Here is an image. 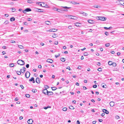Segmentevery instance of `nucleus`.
<instances>
[{"label": "nucleus", "mask_w": 124, "mask_h": 124, "mask_svg": "<svg viewBox=\"0 0 124 124\" xmlns=\"http://www.w3.org/2000/svg\"><path fill=\"white\" fill-rule=\"evenodd\" d=\"M17 63L18 64L20 65H22L24 64L25 62L23 60H19L17 61Z\"/></svg>", "instance_id": "nucleus-1"}, {"label": "nucleus", "mask_w": 124, "mask_h": 124, "mask_svg": "<svg viewBox=\"0 0 124 124\" xmlns=\"http://www.w3.org/2000/svg\"><path fill=\"white\" fill-rule=\"evenodd\" d=\"M99 19L102 21H105L106 19L107 18L106 17H102V16H98V17Z\"/></svg>", "instance_id": "nucleus-2"}, {"label": "nucleus", "mask_w": 124, "mask_h": 124, "mask_svg": "<svg viewBox=\"0 0 124 124\" xmlns=\"http://www.w3.org/2000/svg\"><path fill=\"white\" fill-rule=\"evenodd\" d=\"M30 76V73L28 71H27L25 74V76L27 78H28Z\"/></svg>", "instance_id": "nucleus-3"}, {"label": "nucleus", "mask_w": 124, "mask_h": 124, "mask_svg": "<svg viewBox=\"0 0 124 124\" xmlns=\"http://www.w3.org/2000/svg\"><path fill=\"white\" fill-rule=\"evenodd\" d=\"M42 92L44 94L46 95H47L48 93V91L46 89H44L42 90Z\"/></svg>", "instance_id": "nucleus-4"}, {"label": "nucleus", "mask_w": 124, "mask_h": 124, "mask_svg": "<svg viewBox=\"0 0 124 124\" xmlns=\"http://www.w3.org/2000/svg\"><path fill=\"white\" fill-rule=\"evenodd\" d=\"M33 122V120L31 119H29L28 121V123L29 124H31Z\"/></svg>", "instance_id": "nucleus-5"}, {"label": "nucleus", "mask_w": 124, "mask_h": 124, "mask_svg": "<svg viewBox=\"0 0 124 124\" xmlns=\"http://www.w3.org/2000/svg\"><path fill=\"white\" fill-rule=\"evenodd\" d=\"M53 92H51L48 91L47 95L48 96H50L52 95L53 94Z\"/></svg>", "instance_id": "nucleus-6"}, {"label": "nucleus", "mask_w": 124, "mask_h": 124, "mask_svg": "<svg viewBox=\"0 0 124 124\" xmlns=\"http://www.w3.org/2000/svg\"><path fill=\"white\" fill-rule=\"evenodd\" d=\"M46 62H47L52 63L53 62V61L52 60L49 59H47V60L46 61Z\"/></svg>", "instance_id": "nucleus-7"}, {"label": "nucleus", "mask_w": 124, "mask_h": 124, "mask_svg": "<svg viewBox=\"0 0 124 124\" xmlns=\"http://www.w3.org/2000/svg\"><path fill=\"white\" fill-rule=\"evenodd\" d=\"M88 22L91 24H93L94 23V21L91 20H88Z\"/></svg>", "instance_id": "nucleus-8"}, {"label": "nucleus", "mask_w": 124, "mask_h": 124, "mask_svg": "<svg viewBox=\"0 0 124 124\" xmlns=\"http://www.w3.org/2000/svg\"><path fill=\"white\" fill-rule=\"evenodd\" d=\"M102 111L107 114L109 113V112L107 110L105 109H103Z\"/></svg>", "instance_id": "nucleus-9"}, {"label": "nucleus", "mask_w": 124, "mask_h": 124, "mask_svg": "<svg viewBox=\"0 0 124 124\" xmlns=\"http://www.w3.org/2000/svg\"><path fill=\"white\" fill-rule=\"evenodd\" d=\"M36 82L37 83L39 84L40 83L39 78H37L36 79Z\"/></svg>", "instance_id": "nucleus-10"}, {"label": "nucleus", "mask_w": 124, "mask_h": 124, "mask_svg": "<svg viewBox=\"0 0 124 124\" xmlns=\"http://www.w3.org/2000/svg\"><path fill=\"white\" fill-rule=\"evenodd\" d=\"M25 69H26L24 67H23V69L22 70V69H21L20 70V71L22 73H23L25 71Z\"/></svg>", "instance_id": "nucleus-11"}, {"label": "nucleus", "mask_w": 124, "mask_h": 124, "mask_svg": "<svg viewBox=\"0 0 124 124\" xmlns=\"http://www.w3.org/2000/svg\"><path fill=\"white\" fill-rule=\"evenodd\" d=\"M30 81H32L33 83H34L35 82V81L34 80V78L33 77H32L31 79H30L29 80Z\"/></svg>", "instance_id": "nucleus-12"}, {"label": "nucleus", "mask_w": 124, "mask_h": 124, "mask_svg": "<svg viewBox=\"0 0 124 124\" xmlns=\"http://www.w3.org/2000/svg\"><path fill=\"white\" fill-rule=\"evenodd\" d=\"M109 104L111 107H113L114 105V103L113 101H111L109 103Z\"/></svg>", "instance_id": "nucleus-13"}, {"label": "nucleus", "mask_w": 124, "mask_h": 124, "mask_svg": "<svg viewBox=\"0 0 124 124\" xmlns=\"http://www.w3.org/2000/svg\"><path fill=\"white\" fill-rule=\"evenodd\" d=\"M70 3H71L72 4H79V3H78L75 1H71L70 2Z\"/></svg>", "instance_id": "nucleus-14"}, {"label": "nucleus", "mask_w": 124, "mask_h": 124, "mask_svg": "<svg viewBox=\"0 0 124 124\" xmlns=\"http://www.w3.org/2000/svg\"><path fill=\"white\" fill-rule=\"evenodd\" d=\"M93 7L97 8H100L101 7L100 6H97L96 5H94L93 6Z\"/></svg>", "instance_id": "nucleus-15"}, {"label": "nucleus", "mask_w": 124, "mask_h": 124, "mask_svg": "<svg viewBox=\"0 0 124 124\" xmlns=\"http://www.w3.org/2000/svg\"><path fill=\"white\" fill-rule=\"evenodd\" d=\"M31 10L30 8H27L25 9V11L26 12H29L31 11Z\"/></svg>", "instance_id": "nucleus-16"}, {"label": "nucleus", "mask_w": 124, "mask_h": 124, "mask_svg": "<svg viewBox=\"0 0 124 124\" xmlns=\"http://www.w3.org/2000/svg\"><path fill=\"white\" fill-rule=\"evenodd\" d=\"M45 23L46 24L48 25H49L51 24V23L49 21H45Z\"/></svg>", "instance_id": "nucleus-17"}, {"label": "nucleus", "mask_w": 124, "mask_h": 124, "mask_svg": "<svg viewBox=\"0 0 124 124\" xmlns=\"http://www.w3.org/2000/svg\"><path fill=\"white\" fill-rule=\"evenodd\" d=\"M41 3H42V7H47V5H46V4L45 5L44 3L43 2H41Z\"/></svg>", "instance_id": "nucleus-18"}, {"label": "nucleus", "mask_w": 124, "mask_h": 124, "mask_svg": "<svg viewBox=\"0 0 124 124\" xmlns=\"http://www.w3.org/2000/svg\"><path fill=\"white\" fill-rule=\"evenodd\" d=\"M60 60L63 62H64L65 60V59L64 58H61Z\"/></svg>", "instance_id": "nucleus-19"}, {"label": "nucleus", "mask_w": 124, "mask_h": 124, "mask_svg": "<svg viewBox=\"0 0 124 124\" xmlns=\"http://www.w3.org/2000/svg\"><path fill=\"white\" fill-rule=\"evenodd\" d=\"M81 24L79 23H76L75 25L77 26H80Z\"/></svg>", "instance_id": "nucleus-20"}, {"label": "nucleus", "mask_w": 124, "mask_h": 124, "mask_svg": "<svg viewBox=\"0 0 124 124\" xmlns=\"http://www.w3.org/2000/svg\"><path fill=\"white\" fill-rule=\"evenodd\" d=\"M104 28L106 30H108V29H111L112 28V27H109V28H107L106 27H104Z\"/></svg>", "instance_id": "nucleus-21"}, {"label": "nucleus", "mask_w": 124, "mask_h": 124, "mask_svg": "<svg viewBox=\"0 0 124 124\" xmlns=\"http://www.w3.org/2000/svg\"><path fill=\"white\" fill-rule=\"evenodd\" d=\"M15 18L14 17H11L10 18V20L12 22L15 20Z\"/></svg>", "instance_id": "nucleus-22"}, {"label": "nucleus", "mask_w": 124, "mask_h": 124, "mask_svg": "<svg viewBox=\"0 0 124 124\" xmlns=\"http://www.w3.org/2000/svg\"><path fill=\"white\" fill-rule=\"evenodd\" d=\"M18 47L20 48L23 49V47L22 45H18Z\"/></svg>", "instance_id": "nucleus-23"}, {"label": "nucleus", "mask_w": 124, "mask_h": 124, "mask_svg": "<svg viewBox=\"0 0 124 124\" xmlns=\"http://www.w3.org/2000/svg\"><path fill=\"white\" fill-rule=\"evenodd\" d=\"M16 72L17 73V74L19 75H21V71H16Z\"/></svg>", "instance_id": "nucleus-24"}, {"label": "nucleus", "mask_w": 124, "mask_h": 124, "mask_svg": "<svg viewBox=\"0 0 124 124\" xmlns=\"http://www.w3.org/2000/svg\"><path fill=\"white\" fill-rule=\"evenodd\" d=\"M51 88L53 90H55L57 89V88L55 87H52Z\"/></svg>", "instance_id": "nucleus-25"}, {"label": "nucleus", "mask_w": 124, "mask_h": 124, "mask_svg": "<svg viewBox=\"0 0 124 124\" xmlns=\"http://www.w3.org/2000/svg\"><path fill=\"white\" fill-rule=\"evenodd\" d=\"M113 62L111 61H109L108 62V64L109 65H111L112 64Z\"/></svg>", "instance_id": "nucleus-26"}, {"label": "nucleus", "mask_w": 124, "mask_h": 124, "mask_svg": "<svg viewBox=\"0 0 124 124\" xmlns=\"http://www.w3.org/2000/svg\"><path fill=\"white\" fill-rule=\"evenodd\" d=\"M103 84H104V83H102L101 85V86L102 87H103V88H106V85H105H105H104Z\"/></svg>", "instance_id": "nucleus-27"}, {"label": "nucleus", "mask_w": 124, "mask_h": 124, "mask_svg": "<svg viewBox=\"0 0 124 124\" xmlns=\"http://www.w3.org/2000/svg\"><path fill=\"white\" fill-rule=\"evenodd\" d=\"M65 16L69 18L70 19V17L71 16L70 15H67Z\"/></svg>", "instance_id": "nucleus-28"}, {"label": "nucleus", "mask_w": 124, "mask_h": 124, "mask_svg": "<svg viewBox=\"0 0 124 124\" xmlns=\"http://www.w3.org/2000/svg\"><path fill=\"white\" fill-rule=\"evenodd\" d=\"M57 36V35L56 34H55V33H54L53 35L52 36V37L54 38H55Z\"/></svg>", "instance_id": "nucleus-29"}, {"label": "nucleus", "mask_w": 124, "mask_h": 124, "mask_svg": "<svg viewBox=\"0 0 124 124\" xmlns=\"http://www.w3.org/2000/svg\"><path fill=\"white\" fill-rule=\"evenodd\" d=\"M12 12H14L16 10V9L13 8H11Z\"/></svg>", "instance_id": "nucleus-30"}, {"label": "nucleus", "mask_w": 124, "mask_h": 124, "mask_svg": "<svg viewBox=\"0 0 124 124\" xmlns=\"http://www.w3.org/2000/svg\"><path fill=\"white\" fill-rule=\"evenodd\" d=\"M112 65L114 67H115L116 66V63L115 62H113L112 63Z\"/></svg>", "instance_id": "nucleus-31"}, {"label": "nucleus", "mask_w": 124, "mask_h": 124, "mask_svg": "<svg viewBox=\"0 0 124 124\" xmlns=\"http://www.w3.org/2000/svg\"><path fill=\"white\" fill-rule=\"evenodd\" d=\"M9 22L8 21H6L4 23L5 24H7Z\"/></svg>", "instance_id": "nucleus-32"}, {"label": "nucleus", "mask_w": 124, "mask_h": 124, "mask_svg": "<svg viewBox=\"0 0 124 124\" xmlns=\"http://www.w3.org/2000/svg\"><path fill=\"white\" fill-rule=\"evenodd\" d=\"M67 110V108L66 107L63 108L62 109V110L64 111H66Z\"/></svg>", "instance_id": "nucleus-33"}, {"label": "nucleus", "mask_w": 124, "mask_h": 124, "mask_svg": "<svg viewBox=\"0 0 124 124\" xmlns=\"http://www.w3.org/2000/svg\"><path fill=\"white\" fill-rule=\"evenodd\" d=\"M110 45V44L109 43H108L105 44V46L106 47H108Z\"/></svg>", "instance_id": "nucleus-34"}, {"label": "nucleus", "mask_w": 124, "mask_h": 124, "mask_svg": "<svg viewBox=\"0 0 124 124\" xmlns=\"http://www.w3.org/2000/svg\"><path fill=\"white\" fill-rule=\"evenodd\" d=\"M36 9H37V10H36V11H39V12H43V11H39V10H43L42 9H38V8Z\"/></svg>", "instance_id": "nucleus-35"}, {"label": "nucleus", "mask_w": 124, "mask_h": 124, "mask_svg": "<svg viewBox=\"0 0 124 124\" xmlns=\"http://www.w3.org/2000/svg\"><path fill=\"white\" fill-rule=\"evenodd\" d=\"M32 92L35 93L37 92V90L36 89H32Z\"/></svg>", "instance_id": "nucleus-36"}, {"label": "nucleus", "mask_w": 124, "mask_h": 124, "mask_svg": "<svg viewBox=\"0 0 124 124\" xmlns=\"http://www.w3.org/2000/svg\"><path fill=\"white\" fill-rule=\"evenodd\" d=\"M27 2L30 3H32V1L31 0H28L27 1Z\"/></svg>", "instance_id": "nucleus-37"}, {"label": "nucleus", "mask_w": 124, "mask_h": 124, "mask_svg": "<svg viewBox=\"0 0 124 124\" xmlns=\"http://www.w3.org/2000/svg\"><path fill=\"white\" fill-rule=\"evenodd\" d=\"M69 108L70 109H74V108L73 106H70Z\"/></svg>", "instance_id": "nucleus-38"}, {"label": "nucleus", "mask_w": 124, "mask_h": 124, "mask_svg": "<svg viewBox=\"0 0 124 124\" xmlns=\"http://www.w3.org/2000/svg\"><path fill=\"white\" fill-rule=\"evenodd\" d=\"M14 64L13 63H10L9 64V66L10 67H12L14 66Z\"/></svg>", "instance_id": "nucleus-39"}, {"label": "nucleus", "mask_w": 124, "mask_h": 124, "mask_svg": "<svg viewBox=\"0 0 124 124\" xmlns=\"http://www.w3.org/2000/svg\"><path fill=\"white\" fill-rule=\"evenodd\" d=\"M25 96L27 98H29L30 97V95L29 94H26L25 95Z\"/></svg>", "instance_id": "nucleus-40"}, {"label": "nucleus", "mask_w": 124, "mask_h": 124, "mask_svg": "<svg viewBox=\"0 0 124 124\" xmlns=\"http://www.w3.org/2000/svg\"><path fill=\"white\" fill-rule=\"evenodd\" d=\"M115 118L117 119L119 118L120 117L119 116H115Z\"/></svg>", "instance_id": "nucleus-41"}, {"label": "nucleus", "mask_w": 124, "mask_h": 124, "mask_svg": "<svg viewBox=\"0 0 124 124\" xmlns=\"http://www.w3.org/2000/svg\"><path fill=\"white\" fill-rule=\"evenodd\" d=\"M75 18H76L75 17L71 16L70 17V19H75Z\"/></svg>", "instance_id": "nucleus-42"}, {"label": "nucleus", "mask_w": 124, "mask_h": 124, "mask_svg": "<svg viewBox=\"0 0 124 124\" xmlns=\"http://www.w3.org/2000/svg\"><path fill=\"white\" fill-rule=\"evenodd\" d=\"M45 89H48L49 88V86L47 85H45Z\"/></svg>", "instance_id": "nucleus-43"}, {"label": "nucleus", "mask_w": 124, "mask_h": 124, "mask_svg": "<svg viewBox=\"0 0 124 124\" xmlns=\"http://www.w3.org/2000/svg\"><path fill=\"white\" fill-rule=\"evenodd\" d=\"M60 54H58L57 55H55V57L56 58H57V57H59L60 56Z\"/></svg>", "instance_id": "nucleus-44"}, {"label": "nucleus", "mask_w": 124, "mask_h": 124, "mask_svg": "<svg viewBox=\"0 0 124 124\" xmlns=\"http://www.w3.org/2000/svg\"><path fill=\"white\" fill-rule=\"evenodd\" d=\"M63 8H65L69 9L71 8L70 7H68L66 6L62 7Z\"/></svg>", "instance_id": "nucleus-45"}, {"label": "nucleus", "mask_w": 124, "mask_h": 124, "mask_svg": "<svg viewBox=\"0 0 124 124\" xmlns=\"http://www.w3.org/2000/svg\"><path fill=\"white\" fill-rule=\"evenodd\" d=\"M88 54L87 53H84V55L85 56H87L88 55Z\"/></svg>", "instance_id": "nucleus-46"}, {"label": "nucleus", "mask_w": 124, "mask_h": 124, "mask_svg": "<svg viewBox=\"0 0 124 124\" xmlns=\"http://www.w3.org/2000/svg\"><path fill=\"white\" fill-rule=\"evenodd\" d=\"M68 28L69 29H72V27L70 25L68 27Z\"/></svg>", "instance_id": "nucleus-47"}, {"label": "nucleus", "mask_w": 124, "mask_h": 124, "mask_svg": "<svg viewBox=\"0 0 124 124\" xmlns=\"http://www.w3.org/2000/svg\"><path fill=\"white\" fill-rule=\"evenodd\" d=\"M97 85L95 84L93 86V87L94 88H95L97 87Z\"/></svg>", "instance_id": "nucleus-48"}, {"label": "nucleus", "mask_w": 124, "mask_h": 124, "mask_svg": "<svg viewBox=\"0 0 124 124\" xmlns=\"http://www.w3.org/2000/svg\"><path fill=\"white\" fill-rule=\"evenodd\" d=\"M62 11V10L60 9L57 8V11L59 12H61Z\"/></svg>", "instance_id": "nucleus-49"}, {"label": "nucleus", "mask_w": 124, "mask_h": 124, "mask_svg": "<svg viewBox=\"0 0 124 124\" xmlns=\"http://www.w3.org/2000/svg\"><path fill=\"white\" fill-rule=\"evenodd\" d=\"M58 44V42L57 41H55L54 42V44L56 45H57Z\"/></svg>", "instance_id": "nucleus-50"}, {"label": "nucleus", "mask_w": 124, "mask_h": 124, "mask_svg": "<svg viewBox=\"0 0 124 124\" xmlns=\"http://www.w3.org/2000/svg\"><path fill=\"white\" fill-rule=\"evenodd\" d=\"M105 34L106 35L108 36V33L107 32H105Z\"/></svg>", "instance_id": "nucleus-51"}, {"label": "nucleus", "mask_w": 124, "mask_h": 124, "mask_svg": "<svg viewBox=\"0 0 124 124\" xmlns=\"http://www.w3.org/2000/svg\"><path fill=\"white\" fill-rule=\"evenodd\" d=\"M57 8H53V9L54 11H57Z\"/></svg>", "instance_id": "nucleus-52"}, {"label": "nucleus", "mask_w": 124, "mask_h": 124, "mask_svg": "<svg viewBox=\"0 0 124 124\" xmlns=\"http://www.w3.org/2000/svg\"><path fill=\"white\" fill-rule=\"evenodd\" d=\"M14 4V3L13 2H11L9 3V4L10 5H13Z\"/></svg>", "instance_id": "nucleus-53"}, {"label": "nucleus", "mask_w": 124, "mask_h": 124, "mask_svg": "<svg viewBox=\"0 0 124 124\" xmlns=\"http://www.w3.org/2000/svg\"><path fill=\"white\" fill-rule=\"evenodd\" d=\"M24 24L26 25H27L28 23L26 22H24L23 23Z\"/></svg>", "instance_id": "nucleus-54"}, {"label": "nucleus", "mask_w": 124, "mask_h": 124, "mask_svg": "<svg viewBox=\"0 0 124 124\" xmlns=\"http://www.w3.org/2000/svg\"><path fill=\"white\" fill-rule=\"evenodd\" d=\"M83 15L84 16H86L87 15V14L84 12V13H83Z\"/></svg>", "instance_id": "nucleus-55"}, {"label": "nucleus", "mask_w": 124, "mask_h": 124, "mask_svg": "<svg viewBox=\"0 0 124 124\" xmlns=\"http://www.w3.org/2000/svg\"><path fill=\"white\" fill-rule=\"evenodd\" d=\"M18 100V99L17 97H16L15 98V101H17Z\"/></svg>", "instance_id": "nucleus-56"}, {"label": "nucleus", "mask_w": 124, "mask_h": 124, "mask_svg": "<svg viewBox=\"0 0 124 124\" xmlns=\"http://www.w3.org/2000/svg\"><path fill=\"white\" fill-rule=\"evenodd\" d=\"M29 64H27L26 65V67L27 68H29Z\"/></svg>", "instance_id": "nucleus-57"}, {"label": "nucleus", "mask_w": 124, "mask_h": 124, "mask_svg": "<svg viewBox=\"0 0 124 124\" xmlns=\"http://www.w3.org/2000/svg\"><path fill=\"white\" fill-rule=\"evenodd\" d=\"M49 31L50 32H55V31H52V29H50L49 30Z\"/></svg>", "instance_id": "nucleus-58"}, {"label": "nucleus", "mask_w": 124, "mask_h": 124, "mask_svg": "<svg viewBox=\"0 0 124 124\" xmlns=\"http://www.w3.org/2000/svg\"><path fill=\"white\" fill-rule=\"evenodd\" d=\"M29 21H31L32 20V19L30 18H28L27 19Z\"/></svg>", "instance_id": "nucleus-59"}, {"label": "nucleus", "mask_w": 124, "mask_h": 124, "mask_svg": "<svg viewBox=\"0 0 124 124\" xmlns=\"http://www.w3.org/2000/svg\"><path fill=\"white\" fill-rule=\"evenodd\" d=\"M98 70L99 71H101V68H98Z\"/></svg>", "instance_id": "nucleus-60"}, {"label": "nucleus", "mask_w": 124, "mask_h": 124, "mask_svg": "<svg viewBox=\"0 0 124 124\" xmlns=\"http://www.w3.org/2000/svg\"><path fill=\"white\" fill-rule=\"evenodd\" d=\"M20 86L22 88V89H23L24 88V87L23 85H20Z\"/></svg>", "instance_id": "nucleus-61"}, {"label": "nucleus", "mask_w": 124, "mask_h": 124, "mask_svg": "<svg viewBox=\"0 0 124 124\" xmlns=\"http://www.w3.org/2000/svg\"><path fill=\"white\" fill-rule=\"evenodd\" d=\"M77 124H80V122L78 120H77Z\"/></svg>", "instance_id": "nucleus-62"}, {"label": "nucleus", "mask_w": 124, "mask_h": 124, "mask_svg": "<svg viewBox=\"0 0 124 124\" xmlns=\"http://www.w3.org/2000/svg\"><path fill=\"white\" fill-rule=\"evenodd\" d=\"M67 69H69V70H71L69 66H68L67 68H66Z\"/></svg>", "instance_id": "nucleus-63"}, {"label": "nucleus", "mask_w": 124, "mask_h": 124, "mask_svg": "<svg viewBox=\"0 0 124 124\" xmlns=\"http://www.w3.org/2000/svg\"><path fill=\"white\" fill-rule=\"evenodd\" d=\"M105 115V114L104 113H103L101 114V116H104Z\"/></svg>", "instance_id": "nucleus-64"}]
</instances>
